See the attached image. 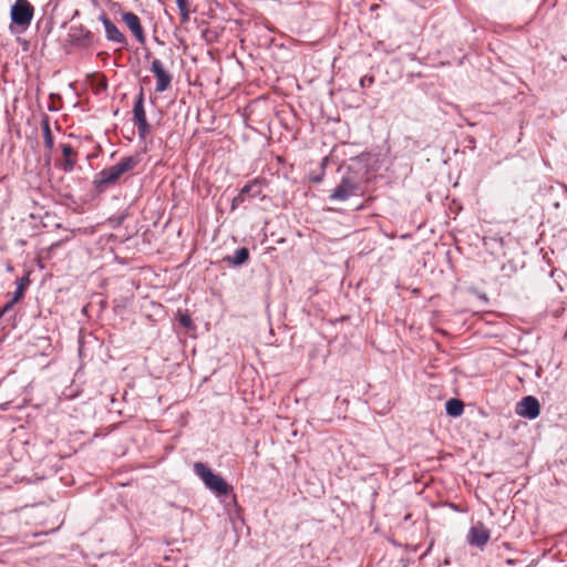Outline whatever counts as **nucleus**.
Wrapping results in <instances>:
<instances>
[{
    "mask_svg": "<svg viewBox=\"0 0 567 567\" xmlns=\"http://www.w3.org/2000/svg\"><path fill=\"white\" fill-rule=\"evenodd\" d=\"M138 163V156L122 157L118 163L102 169L95 175L93 181L94 188L99 193L106 190L110 186L116 184L124 174L133 171Z\"/></svg>",
    "mask_w": 567,
    "mask_h": 567,
    "instance_id": "nucleus-1",
    "label": "nucleus"
},
{
    "mask_svg": "<svg viewBox=\"0 0 567 567\" xmlns=\"http://www.w3.org/2000/svg\"><path fill=\"white\" fill-rule=\"evenodd\" d=\"M193 468L205 486L216 495H226L230 492L231 487L229 484L219 474L214 473L206 464L196 462Z\"/></svg>",
    "mask_w": 567,
    "mask_h": 567,
    "instance_id": "nucleus-2",
    "label": "nucleus"
},
{
    "mask_svg": "<svg viewBox=\"0 0 567 567\" xmlns=\"http://www.w3.org/2000/svg\"><path fill=\"white\" fill-rule=\"evenodd\" d=\"M133 122L137 127L138 136L145 138L150 132L151 126L147 123L146 112L144 107V93L143 90L138 93L133 105Z\"/></svg>",
    "mask_w": 567,
    "mask_h": 567,
    "instance_id": "nucleus-3",
    "label": "nucleus"
},
{
    "mask_svg": "<svg viewBox=\"0 0 567 567\" xmlns=\"http://www.w3.org/2000/svg\"><path fill=\"white\" fill-rule=\"evenodd\" d=\"M34 9L28 0H17L11 8L12 23L28 28L33 18Z\"/></svg>",
    "mask_w": 567,
    "mask_h": 567,
    "instance_id": "nucleus-4",
    "label": "nucleus"
},
{
    "mask_svg": "<svg viewBox=\"0 0 567 567\" xmlns=\"http://www.w3.org/2000/svg\"><path fill=\"white\" fill-rule=\"evenodd\" d=\"M264 184L261 179L255 178L248 182L239 192L237 196H235L231 200V210L237 209L241 204H244L247 199H251L258 197L262 193Z\"/></svg>",
    "mask_w": 567,
    "mask_h": 567,
    "instance_id": "nucleus-5",
    "label": "nucleus"
},
{
    "mask_svg": "<svg viewBox=\"0 0 567 567\" xmlns=\"http://www.w3.org/2000/svg\"><path fill=\"white\" fill-rule=\"evenodd\" d=\"M360 192V185L351 176L342 177L339 185L333 189L330 198L333 200H347L351 196L358 195Z\"/></svg>",
    "mask_w": 567,
    "mask_h": 567,
    "instance_id": "nucleus-6",
    "label": "nucleus"
},
{
    "mask_svg": "<svg viewBox=\"0 0 567 567\" xmlns=\"http://www.w3.org/2000/svg\"><path fill=\"white\" fill-rule=\"evenodd\" d=\"M151 72L156 79L155 91L162 93L171 86L173 75L165 69L163 62L158 59H154L151 64Z\"/></svg>",
    "mask_w": 567,
    "mask_h": 567,
    "instance_id": "nucleus-7",
    "label": "nucleus"
},
{
    "mask_svg": "<svg viewBox=\"0 0 567 567\" xmlns=\"http://www.w3.org/2000/svg\"><path fill=\"white\" fill-rule=\"evenodd\" d=\"M491 538V532L482 522H477L473 525L467 534V543L471 546H475L478 548H484V546L488 543Z\"/></svg>",
    "mask_w": 567,
    "mask_h": 567,
    "instance_id": "nucleus-8",
    "label": "nucleus"
},
{
    "mask_svg": "<svg viewBox=\"0 0 567 567\" xmlns=\"http://www.w3.org/2000/svg\"><path fill=\"white\" fill-rule=\"evenodd\" d=\"M516 413L530 420L536 419L540 413L538 400L532 395L523 398L517 403Z\"/></svg>",
    "mask_w": 567,
    "mask_h": 567,
    "instance_id": "nucleus-9",
    "label": "nucleus"
},
{
    "mask_svg": "<svg viewBox=\"0 0 567 567\" xmlns=\"http://www.w3.org/2000/svg\"><path fill=\"white\" fill-rule=\"evenodd\" d=\"M122 20L132 31L137 42L144 44L146 38L140 18L133 12H124L122 14Z\"/></svg>",
    "mask_w": 567,
    "mask_h": 567,
    "instance_id": "nucleus-10",
    "label": "nucleus"
},
{
    "mask_svg": "<svg viewBox=\"0 0 567 567\" xmlns=\"http://www.w3.org/2000/svg\"><path fill=\"white\" fill-rule=\"evenodd\" d=\"M101 21L104 25L105 37L109 41L117 43L122 47L127 44V40L125 35L118 30V28L107 18V16L102 14Z\"/></svg>",
    "mask_w": 567,
    "mask_h": 567,
    "instance_id": "nucleus-11",
    "label": "nucleus"
},
{
    "mask_svg": "<svg viewBox=\"0 0 567 567\" xmlns=\"http://www.w3.org/2000/svg\"><path fill=\"white\" fill-rule=\"evenodd\" d=\"M70 38H71L72 43H74L76 45L90 47L93 43L94 35L90 30L80 27V28H71Z\"/></svg>",
    "mask_w": 567,
    "mask_h": 567,
    "instance_id": "nucleus-12",
    "label": "nucleus"
},
{
    "mask_svg": "<svg viewBox=\"0 0 567 567\" xmlns=\"http://www.w3.org/2000/svg\"><path fill=\"white\" fill-rule=\"evenodd\" d=\"M61 151L63 155V161L60 165L62 171L65 173L72 172L78 161V153L70 144H63Z\"/></svg>",
    "mask_w": 567,
    "mask_h": 567,
    "instance_id": "nucleus-13",
    "label": "nucleus"
},
{
    "mask_svg": "<svg viewBox=\"0 0 567 567\" xmlns=\"http://www.w3.org/2000/svg\"><path fill=\"white\" fill-rule=\"evenodd\" d=\"M248 259L249 250L246 247L236 249L234 255L227 258V260L235 266H240L245 264Z\"/></svg>",
    "mask_w": 567,
    "mask_h": 567,
    "instance_id": "nucleus-14",
    "label": "nucleus"
},
{
    "mask_svg": "<svg viewBox=\"0 0 567 567\" xmlns=\"http://www.w3.org/2000/svg\"><path fill=\"white\" fill-rule=\"evenodd\" d=\"M446 413L450 416H460L464 411V404L458 399H451L446 402Z\"/></svg>",
    "mask_w": 567,
    "mask_h": 567,
    "instance_id": "nucleus-15",
    "label": "nucleus"
},
{
    "mask_svg": "<svg viewBox=\"0 0 567 567\" xmlns=\"http://www.w3.org/2000/svg\"><path fill=\"white\" fill-rule=\"evenodd\" d=\"M41 126H42L44 145H45V147L51 150L53 147L54 140H53V135H52V132H51V128H50V122H49L48 117L42 120Z\"/></svg>",
    "mask_w": 567,
    "mask_h": 567,
    "instance_id": "nucleus-16",
    "label": "nucleus"
},
{
    "mask_svg": "<svg viewBox=\"0 0 567 567\" xmlns=\"http://www.w3.org/2000/svg\"><path fill=\"white\" fill-rule=\"evenodd\" d=\"M29 285H30L29 277H23L18 281V286H17V289L13 295V302H18L19 300H21L23 298L24 292Z\"/></svg>",
    "mask_w": 567,
    "mask_h": 567,
    "instance_id": "nucleus-17",
    "label": "nucleus"
},
{
    "mask_svg": "<svg viewBox=\"0 0 567 567\" xmlns=\"http://www.w3.org/2000/svg\"><path fill=\"white\" fill-rule=\"evenodd\" d=\"M178 10H179L182 22L183 23L187 22L189 19V13H190L188 2L184 3V6H182V7H178Z\"/></svg>",
    "mask_w": 567,
    "mask_h": 567,
    "instance_id": "nucleus-18",
    "label": "nucleus"
},
{
    "mask_svg": "<svg viewBox=\"0 0 567 567\" xmlns=\"http://www.w3.org/2000/svg\"><path fill=\"white\" fill-rule=\"evenodd\" d=\"M374 83V76L373 75H364L360 79V86L367 87L371 86Z\"/></svg>",
    "mask_w": 567,
    "mask_h": 567,
    "instance_id": "nucleus-19",
    "label": "nucleus"
},
{
    "mask_svg": "<svg viewBox=\"0 0 567 567\" xmlns=\"http://www.w3.org/2000/svg\"><path fill=\"white\" fill-rule=\"evenodd\" d=\"M179 323L185 327V328H190L192 324H193V321L190 319V317L186 313H181L179 315Z\"/></svg>",
    "mask_w": 567,
    "mask_h": 567,
    "instance_id": "nucleus-20",
    "label": "nucleus"
},
{
    "mask_svg": "<svg viewBox=\"0 0 567 567\" xmlns=\"http://www.w3.org/2000/svg\"><path fill=\"white\" fill-rule=\"evenodd\" d=\"M17 302H13V297L2 308H0V318L9 312Z\"/></svg>",
    "mask_w": 567,
    "mask_h": 567,
    "instance_id": "nucleus-21",
    "label": "nucleus"
},
{
    "mask_svg": "<svg viewBox=\"0 0 567 567\" xmlns=\"http://www.w3.org/2000/svg\"><path fill=\"white\" fill-rule=\"evenodd\" d=\"M186 2H188V0H176L177 7L184 6Z\"/></svg>",
    "mask_w": 567,
    "mask_h": 567,
    "instance_id": "nucleus-22",
    "label": "nucleus"
}]
</instances>
